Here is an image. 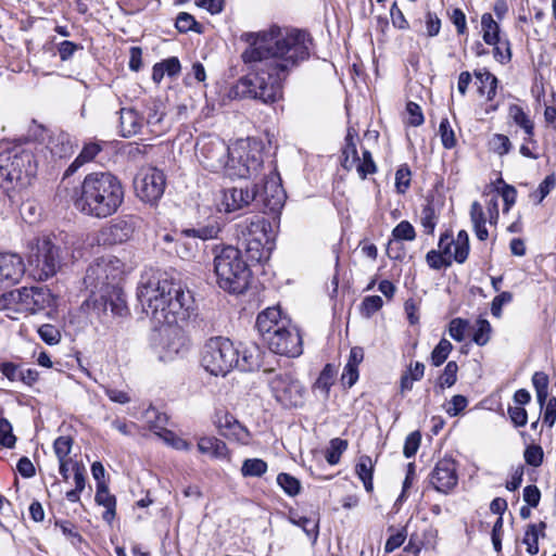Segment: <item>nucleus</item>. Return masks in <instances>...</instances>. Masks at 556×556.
Segmentation results:
<instances>
[{
    "label": "nucleus",
    "mask_w": 556,
    "mask_h": 556,
    "mask_svg": "<svg viewBox=\"0 0 556 556\" xmlns=\"http://www.w3.org/2000/svg\"><path fill=\"white\" fill-rule=\"evenodd\" d=\"M249 43L241 59L248 73L229 90L232 99H253L271 104L282 99L290 72L309 58L311 35L301 29L273 26L267 31L244 33Z\"/></svg>",
    "instance_id": "nucleus-1"
},
{
    "label": "nucleus",
    "mask_w": 556,
    "mask_h": 556,
    "mask_svg": "<svg viewBox=\"0 0 556 556\" xmlns=\"http://www.w3.org/2000/svg\"><path fill=\"white\" fill-rule=\"evenodd\" d=\"M137 298L155 327L178 325L190 316V293L184 290L179 280L167 273L142 275Z\"/></svg>",
    "instance_id": "nucleus-2"
},
{
    "label": "nucleus",
    "mask_w": 556,
    "mask_h": 556,
    "mask_svg": "<svg viewBox=\"0 0 556 556\" xmlns=\"http://www.w3.org/2000/svg\"><path fill=\"white\" fill-rule=\"evenodd\" d=\"M123 273L124 263L113 255H104L90 263L83 279L89 295L81 303V309L97 318L105 316L109 311L113 316H126L125 294L118 287Z\"/></svg>",
    "instance_id": "nucleus-3"
},
{
    "label": "nucleus",
    "mask_w": 556,
    "mask_h": 556,
    "mask_svg": "<svg viewBox=\"0 0 556 556\" xmlns=\"http://www.w3.org/2000/svg\"><path fill=\"white\" fill-rule=\"evenodd\" d=\"M121 179L110 172L88 174L76 192L75 207L84 215L106 218L115 214L124 202Z\"/></svg>",
    "instance_id": "nucleus-4"
},
{
    "label": "nucleus",
    "mask_w": 556,
    "mask_h": 556,
    "mask_svg": "<svg viewBox=\"0 0 556 556\" xmlns=\"http://www.w3.org/2000/svg\"><path fill=\"white\" fill-rule=\"evenodd\" d=\"M286 192L277 173L264 175L261 184L255 182L245 187H233L224 197L226 212H235L252 205L254 210L263 213L278 215L283 207Z\"/></svg>",
    "instance_id": "nucleus-5"
},
{
    "label": "nucleus",
    "mask_w": 556,
    "mask_h": 556,
    "mask_svg": "<svg viewBox=\"0 0 556 556\" xmlns=\"http://www.w3.org/2000/svg\"><path fill=\"white\" fill-rule=\"evenodd\" d=\"M38 161L30 146L15 144L0 152V188L9 198L26 189L36 178Z\"/></svg>",
    "instance_id": "nucleus-6"
},
{
    "label": "nucleus",
    "mask_w": 556,
    "mask_h": 556,
    "mask_svg": "<svg viewBox=\"0 0 556 556\" xmlns=\"http://www.w3.org/2000/svg\"><path fill=\"white\" fill-rule=\"evenodd\" d=\"M214 273L218 287L226 292L240 294L249 287L251 270L238 248L227 245L216 252Z\"/></svg>",
    "instance_id": "nucleus-7"
},
{
    "label": "nucleus",
    "mask_w": 556,
    "mask_h": 556,
    "mask_svg": "<svg viewBox=\"0 0 556 556\" xmlns=\"http://www.w3.org/2000/svg\"><path fill=\"white\" fill-rule=\"evenodd\" d=\"M264 168L261 143L256 140H239L231 147L227 176L231 178H256Z\"/></svg>",
    "instance_id": "nucleus-8"
},
{
    "label": "nucleus",
    "mask_w": 556,
    "mask_h": 556,
    "mask_svg": "<svg viewBox=\"0 0 556 556\" xmlns=\"http://www.w3.org/2000/svg\"><path fill=\"white\" fill-rule=\"evenodd\" d=\"M62 262V249L50 238L37 239L30 245L28 264L35 279L47 280L54 276L61 268Z\"/></svg>",
    "instance_id": "nucleus-9"
},
{
    "label": "nucleus",
    "mask_w": 556,
    "mask_h": 556,
    "mask_svg": "<svg viewBox=\"0 0 556 556\" xmlns=\"http://www.w3.org/2000/svg\"><path fill=\"white\" fill-rule=\"evenodd\" d=\"M237 348L223 337L211 338L202 350L201 364L203 368L214 376H225L233 367L237 361Z\"/></svg>",
    "instance_id": "nucleus-10"
},
{
    "label": "nucleus",
    "mask_w": 556,
    "mask_h": 556,
    "mask_svg": "<svg viewBox=\"0 0 556 556\" xmlns=\"http://www.w3.org/2000/svg\"><path fill=\"white\" fill-rule=\"evenodd\" d=\"M263 341L273 353L278 355L298 357L303 352L302 337L291 321H282L279 330L271 331L263 338Z\"/></svg>",
    "instance_id": "nucleus-11"
},
{
    "label": "nucleus",
    "mask_w": 556,
    "mask_h": 556,
    "mask_svg": "<svg viewBox=\"0 0 556 556\" xmlns=\"http://www.w3.org/2000/svg\"><path fill=\"white\" fill-rule=\"evenodd\" d=\"M198 157L204 168L211 172L224 170L230 161L231 147L217 137L202 138L197 142Z\"/></svg>",
    "instance_id": "nucleus-12"
},
{
    "label": "nucleus",
    "mask_w": 556,
    "mask_h": 556,
    "mask_svg": "<svg viewBox=\"0 0 556 556\" xmlns=\"http://www.w3.org/2000/svg\"><path fill=\"white\" fill-rule=\"evenodd\" d=\"M219 232L220 226L216 220L199 228L184 229L175 241V251L180 258L191 260L199 251L197 238L210 240L217 238Z\"/></svg>",
    "instance_id": "nucleus-13"
},
{
    "label": "nucleus",
    "mask_w": 556,
    "mask_h": 556,
    "mask_svg": "<svg viewBox=\"0 0 556 556\" xmlns=\"http://www.w3.org/2000/svg\"><path fill=\"white\" fill-rule=\"evenodd\" d=\"M273 396L283 407H298L303 404L304 388L301 382L289 372H280L269 380Z\"/></svg>",
    "instance_id": "nucleus-14"
},
{
    "label": "nucleus",
    "mask_w": 556,
    "mask_h": 556,
    "mask_svg": "<svg viewBox=\"0 0 556 556\" xmlns=\"http://www.w3.org/2000/svg\"><path fill=\"white\" fill-rule=\"evenodd\" d=\"M134 184L136 193L142 201L155 203L165 191L166 177L156 167H146L137 174Z\"/></svg>",
    "instance_id": "nucleus-15"
},
{
    "label": "nucleus",
    "mask_w": 556,
    "mask_h": 556,
    "mask_svg": "<svg viewBox=\"0 0 556 556\" xmlns=\"http://www.w3.org/2000/svg\"><path fill=\"white\" fill-rule=\"evenodd\" d=\"M11 301L17 304L20 311L37 313L54 304V296L46 287H23L10 292Z\"/></svg>",
    "instance_id": "nucleus-16"
},
{
    "label": "nucleus",
    "mask_w": 556,
    "mask_h": 556,
    "mask_svg": "<svg viewBox=\"0 0 556 556\" xmlns=\"http://www.w3.org/2000/svg\"><path fill=\"white\" fill-rule=\"evenodd\" d=\"M430 484L440 493L448 494L458 483L457 464L451 457L440 459L429 475Z\"/></svg>",
    "instance_id": "nucleus-17"
},
{
    "label": "nucleus",
    "mask_w": 556,
    "mask_h": 556,
    "mask_svg": "<svg viewBox=\"0 0 556 556\" xmlns=\"http://www.w3.org/2000/svg\"><path fill=\"white\" fill-rule=\"evenodd\" d=\"M235 227L239 241L270 237L271 225L260 215L245 217L238 222Z\"/></svg>",
    "instance_id": "nucleus-18"
},
{
    "label": "nucleus",
    "mask_w": 556,
    "mask_h": 556,
    "mask_svg": "<svg viewBox=\"0 0 556 556\" xmlns=\"http://www.w3.org/2000/svg\"><path fill=\"white\" fill-rule=\"evenodd\" d=\"M135 231L131 218H116L100 231L103 244L114 245L129 240Z\"/></svg>",
    "instance_id": "nucleus-19"
},
{
    "label": "nucleus",
    "mask_w": 556,
    "mask_h": 556,
    "mask_svg": "<svg viewBox=\"0 0 556 556\" xmlns=\"http://www.w3.org/2000/svg\"><path fill=\"white\" fill-rule=\"evenodd\" d=\"M25 263L16 253H0V283H18L25 274Z\"/></svg>",
    "instance_id": "nucleus-20"
},
{
    "label": "nucleus",
    "mask_w": 556,
    "mask_h": 556,
    "mask_svg": "<svg viewBox=\"0 0 556 556\" xmlns=\"http://www.w3.org/2000/svg\"><path fill=\"white\" fill-rule=\"evenodd\" d=\"M264 352L256 344L240 345L237 348L235 367L241 371H255L263 365Z\"/></svg>",
    "instance_id": "nucleus-21"
},
{
    "label": "nucleus",
    "mask_w": 556,
    "mask_h": 556,
    "mask_svg": "<svg viewBox=\"0 0 556 556\" xmlns=\"http://www.w3.org/2000/svg\"><path fill=\"white\" fill-rule=\"evenodd\" d=\"M282 321L291 320L287 316H282L278 306H273L267 307L257 315L255 327L262 338H265L271 331L279 330Z\"/></svg>",
    "instance_id": "nucleus-22"
},
{
    "label": "nucleus",
    "mask_w": 556,
    "mask_h": 556,
    "mask_svg": "<svg viewBox=\"0 0 556 556\" xmlns=\"http://www.w3.org/2000/svg\"><path fill=\"white\" fill-rule=\"evenodd\" d=\"M119 132L129 138L139 134L144 125V117L132 108H122L119 111Z\"/></svg>",
    "instance_id": "nucleus-23"
},
{
    "label": "nucleus",
    "mask_w": 556,
    "mask_h": 556,
    "mask_svg": "<svg viewBox=\"0 0 556 556\" xmlns=\"http://www.w3.org/2000/svg\"><path fill=\"white\" fill-rule=\"evenodd\" d=\"M240 242L245 250L248 261L252 263H261L262 261L269 258L270 250L273 248L270 237L249 239Z\"/></svg>",
    "instance_id": "nucleus-24"
},
{
    "label": "nucleus",
    "mask_w": 556,
    "mask_h": 556,
    "mask_svg": "<svg viewBox=\"0 0 556 556\" xmlns=\"http://www.w3.org/2000/svg\"><path fill=\"white\" fill-rule=\"evenodd\" d=\"M144 123L152 128V131H162L161 124L165 116V105L162 100L149 98L143 102Z\"/></svg>",
    "instance_id": "nucleus-25"
},
{
    "label": "nucleus",
    "mask_w": 556,
    "mask_h": 556,
    "mask_svg": "<svg viewBox=\"0 0 556 556\" xmlns=\"http://www.w3.org/2000/svg\"><path fill=\"white\" fill-rule=\"evenodd\" d=\"M94 501L98 505L105 507L102 519L108 523H112L116 516V498L110 494L108 484L97 485Z\"/></svg>",
    "instance_id": "nucleus-26"
},
{
    "label": "nucleus",
    "mask_w": 556,
    "mask_h": 556,
    "mask_svg": "<svg viewBox=\"0 0 556 556\" xmlns=\"http://www.w3.org/2000/svg\"><path fill=\"white\" fill-rule=\"evenodd\" d=\"M198 450L201 454L212 458L222 459L228 455V448L224 441L215 437H202L198 441Z\"/></svg>",
    "instance_id": "nucleus-27"
},
{
    "label": "nucleus",
    "mask_w": 556,
    "mask_h": 556,
    "mask_svg": "<svg viewBox=\"0 0 556 556\" xmlns=\"http://www.w3.org/2000/svg\"><path fill=\"white\" fill-rule=\"evenodd\" d=\"M101 151L102 147L99 142L86 143L78 156L66 168L64 177L75 174L85 163L91 162Z\"/></svg>",
    "instance_id": "nucleus-28"
},
{
    "label": "nucleus",
    "mask_w": 556,
    "mask_h": 556,
    "mask_svg": "<svg viewBox=\"0 0 556 556\" xmlns=\"http://www.w3.org/2000/svg\"><path fill=\"white\" fill-rule=\"evenodd\" d=\"M51 153L60 159L73 153L74 146L67 132L60 131L53 135L48 143Z\"/></svg>",
    "instance_id": "nucleus-29"
},
{
    "label": "nucleus",
    "mask_w": 556,
    "mask_h": 556,
    "mask_svg": "<svg viewBox=\"0 0 556 556\" xmlns=\"http://www.w3.org/2000/svg\"><path fill=\"white\" fill-rule=\"evenodd\" d=\"M475 76L479 84V92L485 94L488 100H493L496 94L497 78L485 68L476 71Z\"/></svg>",
    "instance_id": "nucleus-30"
},
{
    "label": "nucleus",
    "mask_w": 556,
    "mask_h": 556,
    "mask_svg": "<svg viewBox=\"0 0 556 556\" xmlns=\"http://www.w3.org/2000/svg\"><path fill=\"white\" fill-rule=\"evenodd\" d=\"M289 520L291 523L303 529L305 534L313 540V543L317 541L319 533V517H305L298 516L296 514L291 513L289 516Z\"/></svg>",
    "instance_id": "nucleus-31"
},
{
    "label": "nucleus",
    "mask_w": 556,
    "mask_h": 556,
    "mask_svg": "<svg viewBox=\"0 0 556 556\" xmlns=\"http://www.w3.org/2000/svg\"><path fill=\"white\" fill-rule=\"evenodd\" d=\"M355 472L358 478L362 480L364 488L367 492H371L374 490L372 484V473H374V464L371 457L368 455H362L355 466Z\"/></svg>",
    "instance_id": "nucleus-32"
},
{
    "label": "nucleus",
    "mask_w": 556,
    "mask_h": 556,
    "mask_svg": "<svg viewBox=\"0 0 556 556\" xmlns=\"http://www.w3.org/2000/svg\"><path fill=\"white\" fill-rule=\"evenodd\" d=\"M545 528L546 523L544 521L528 525L523 543L527 545V552L529 554L536 555L539 553V535L541 534L544 536Z\"/></svg>",
    "instance_id": "nucleus-33"
},
{
    "label": "nucleus",
    "mask_w": 556,
    "mask_h": 556,
    "mask_svg": "<svg viewBox=\"0 0 556 556\" xmlns=\"http://www.w3.org/2000/svg\"><path fill=\"white\" fill-rule=\"evenodd\" d=\"M508 117L529 137L534 136V123L530 119L527 113L518 104H510L508 108Z\"/></svg>",
    "instance_id": "nucleus-34"
},
{
    "label": "nucleus",
    "mask_w": 556,
    "mask_h": 556,
    "mask_svg": "<svg viewBox=\"0 0 556 556\" xmlns=\"http://www.w3.org/2000/svg\"><path fill=\"white\" fill-rule=\"evenodd\" d=\"M458 365L455 361L448 362L442 374L438 377L434 392L441 393L445 388L453 387L457 381Z\"/></svg>",
    "instance_id": "nucleus-35"
},
{
    "label": "nucleus",
    "mask_w": 556,
    "mask_h": 556,
    "mask_svg": "<svg viewBox=\"0 0 556 556\" xmlns=\"http://www.w3.org/2000/svg\"><path fill=\"white\" fill-rule=\"evenodd\" d=\"M482 37L486 45L500 43V26L493 20L490 13H484L481 17Z\"/></svg>",
    "instance_id": "nucleus-36"
},
{
    "label": "nucleus",
    "mask_w": 556,
    "mask_h": 556,
    "mask_svg": "<svg viewBox=\"0 0 556 556\" xmlns=\"http://www.w3.org/2000/svg\"><path fill=\"white\" fill-rule=\"evenodd\" d=\"M267 463L261 458H247L241 466V475L244 478H260L267 471Z\"/></svg>",
    "instance_id": "nucleus-37"
},
{
    "label": "nucleus",
    "mask_w": 556,
    "mask_h": 556,
    "mask_svg": "<svg viewBox=\"0 0 556 556\" xmlns=\"http://www.w3.org/2000/svg\"><path fill=\"white\" fill-rule=\"evenodd\" d=\"M439 216L434 210V206L431 201H428L422 210L420 215V224L425 229V232L428 235H432L434 228L437 226Z\"/></svg>",
    "instance_id": "nucleus-38"
},
{
    "label": "nucleus",
    "mask_w": 556,
    "mask_h": 556,
    "mask_svg": "<svg viewBox=\"0 0 556 556\" xmlns=\"http://www.w3.org/2000/svg\"><path fill=\"white\" fill-rule=\"evenodd\" d=\"M453 350V344L445 338H442L431 352L430 361L435 367L441 366Z\"/></svg>",
    "instance_id": "nucleus-39"
},
{
    "label": "nucleus",
    "mask_w": 556,
    "mask_h": 556,
    "mask_svg": "<svg viewBox=\"0 0 556 556\" xmlns=\"http://www.w3.org/2000/svg\"><path fill=\"white\" fill-rule=\"evenodd\" d=\"M455 250L453 253V260L459 264H463L469 254V237L465 230H460L457 233L456 240H454Z\"/></svg>",
    "instance_id": "nucleus-40"
},
{
    "label": "nucleus",
    "mask_w": 556,
    "mask_h": 556,
    "mask_svg": "<svg viewBox=\"0 0 556 556\" xmlns=\"http://www.w3.org/2000/svg\"><path fill=\"white\" fill-rule=\"evenodd\" d=\"M277 484L289 496H295L301 492L300 480L287 472H280L277 476Z\"/></svg>",
    "instance_id": "nucleus-41"
},
{
    "label": "nucleus",
    "mask_w": 556,
    "mask_h": 556,
    "mask_svg": "<svg viewBox=\"0 0 556 556\" xmlns=\"http://www.w3.org/2000/svg\"><path fill=\"white\" fill-rule=\"evenodd\" d=\"M336 377V368L331 364H327L321 372L319 374V377L317 378L314 389H318L321 392H324L326 395H328L330 387L334 382Z\"/></svg>",
    "instance_id": "nucleus-42"
},
{
    "label": "nucleus",
    "mask_w": 556,
    "mask_h": 556,
    "mask_svg": "<svg viewBox=\"0 0 556 556\" xmlns=\"http://www.w3.org/2000/svg\"><path fill=\"white\" fill-rule=\"evenodd\" d=\"M343 161H342V166L348 169V170H351L356 162H358V153H357V150H356V146L355 143L353 142V137L351 136V134L349 132L346 138H345V147L343 149Z\"/></svg>",
    "instance_id": "nucleus-43"
},
{
    "label": "nucleus",
    "mask_w": 556,
    "mask_h": 556,
    "mask_svg": "<svg viewBox=\"0 0 556 556\" xmlns=\"http://www.w3.org/2000/svg\"><path fill=\"white\" fill-rule=\"evenodd\" d=\"M556 177L554 174L547 175L544 180L539 185L538 189L530 193V198L535 204H540L555 188Z\"/></svg>",
    "instance_id": "nucleus-44"
},
{
    "label": "nucleus",
    "mask_w": 556,
    "mask_h": 556,
    "mask_svg": "<svg viewBox=\"0 0 556 556\" xmlns=\"http://www.w3.org/2000/svg\"><path fill=\"white\" fill-rule=\"evenodd\" d=\"M392 237L396 243L399 241H414L416 231L408 220H402L393 228Z\"/></svg>",
    "instance_id": "nucleus-45"
},
{
    "label": "nucleus",
    "mask_w": 556,
    "mask_h": 556,
    "mask_svg": "<svg viewBox=\"0 0 556 556\" xmlns=\"http://www.w3.org/2000/svg\"><path fill=\"white\" fill-rule=\"evenodd\" d=\"M156 434L162 438L168 445L178 451H189L191 444L185 439L177 437L173 431L161 428Z\"/></svg>",
    "instance_id": "nucleus-46"
},
{
    "label": "nucleus",
    "mask_w": 556,
    "mask_h": 556,
    "mask_svg": "<svg viewBox=\"0 0 556 556\" xmlns=\"http://www.w3.org/2000/svg\"><path fill=\"white\" fill-rule=\"evenodd\" d=\"M348 448V442L340 438H334L330 441V446L326 452V459L328 464L336 465L339 463L342 453Z\"/></svg>",
    "instance_id": "nucleus-47"
},
{
    "label": "nucleus",
    "mask_w": 556,
    "mask_h": 556,
    "mask_svg": "<svg viewBox=\"0 0 556 556\" xmlns=\"http://www.w3.org/2000/svg\"><path fill=\"white\" fill-rule=\"evenodd\" d=\"M383 305V301L379 295H368L363 299L361 303V314L366 318H370L377 313Z\"/></svg>",
    "instance_id": "nucleus-48"
},
{
    "label": "nucleus",
    "mask_w": 556,
    "mask_h": 556,
    "mask_svg": "<svg viewBox=\"0 0 556 556\" xmlns=\"http://www.w3.org/2000/svg\"><path fill=\"white\" fill-rule=\"evenodd\" d=\"M491 325L486 319L479 318L477 320V329L473 333L472 341L479 345L483 346L490 341L491 334Z\"/></svg>",
    "instance_id": "nucleus-49"
},
{
    "label": "nucleus",
    "mask_w": 556,
    "mask_h": 556,
    "mask_svg": "<svg viewBox=\"0 0 556 556\" xmlns=\"http://www.w3.org/2000/svg\"><path fill=\"white\" fill-rule=\"evenodd\" d=\"M16 443V437L13 434V428L11 422L1 417L0 418V444L7 448L14 447Z\"/></svg>",
    "instance_id": "nucleus-50"
},
{
    "label": "nucleus",
    "mask_w": 556,
    "mask_h": 556,
    "mask_svg": "<svg viewBox=\"0 0 556 556\" xmlns=\"http://www.w3.org/2000/svg\"><path fill=\"white\" fill-rule=\"evenodd\" d=\"M176 28L179 33H187L189 30H194L197 33H200V24L195 21V18L186 12H181L176 17L175 23Z\"/></svg>",
    "instance_id": "nucleus-51"
},
{
    "label": "nucleus",
    "mask_w": 556,
    "mask_h": 556,
    "mask_svg": "<svg viewBox=\"0 0 556 556\" xmlns=\"http://www.w3.org/2000/svg\"><path fill=\"white\" fill-rule=\"evenodd\" d=\"M356 170L362 179H365L367 175L374 174L377 170V166L372 160L371 153L368 150L363 151V160L358 157L356 162Z\"/></svg>",
    "instance_id": "nucleus-52"
},
{
    "label": "nucleus",
    "mask_w": 556,
    "mask_h": 556,
    "mask_svg": "<svg viewBox=\"0 0 556 556\" xmlns=\"http://www.w3.org/2000/svg\"><path fill=\"white\" fill-rule=\"evenodd\" d=\"M489 146L490 149L500 156L507 154L513 147L509 138L502 134L493 135Z\"/></svg>",
    "instance_id": "nucleus-53"
},
{
    "label": "nucleus",
    "mask_w": 556,
    "mask_h": 556,
    "mask_svg": "<svg viewBox=\"0 0 556 556\" xmlns=\"http://www.w3.org/2000/svg\"><path fill=\"white\" fill-rule=\"evenodd\" d=\"M40 339L49 345H55L61 340V332L58 327L45 324L38 328Z\"/></svg>",
    "instance_id": "nucleus-54"
},
{
    "label": "nucleus",
    "mask_w": 556,
    "mask_h": 556,
    "mask_svg": "<svg viewBox=\"0 0 556 556\" xmlns=\"http://www.w3.org/2000/svg\"><path fill=\"white\" fill-rule=\"evenodd\" d=\"M439 134L442 144L445 149H452L456 146L454 130L452 129L450 121L446 117H444L440 123Z\"/></svg>",
    "instance_id": "nucleus-55"
},
{
    "label": "nucleus",
    "mask_w": 556,
    "mask_h": 556,
    "mask_svg": "<svg viewBox=\"0 0 556 556\" xmlns=\"http://www.w3.org/2000/svg\"><path fill=\"white\" fill-rule=\"evenodd\" d=\"M426 262L432 269H441L442 267H448L452 265V257H446L437 250H430L426 254Z\"/></svg>",
    "instance_id": "nucleus-56"
},
{
    "label": "nucleus",
    "mask_w": 556,
    "mask_h": 556,
    "mask_svg": "<svg viewBox=\"0 0 556 556\" xmlns=\"http://www.w3.org/2000/svg\"><path fill=\"white\" fill-rule=\"evenodd\" d=\"M73 439L68 435H62L55 439L53 450L59 460L67 459L72 451Z\"/></svg>",
    "instance_id": "nucleus-57"
},
{
    "label": "nucleus",
    "mask_w": 556,
    "mask_h": 556,
    "mask_svg": "<svg viewBox=\"0 0 556 556\" xmlns=\"http://www.w3.org/2000/svg\"><path fill=\"white\" fill-rule=\"evenodd\" d=\"M468 326V320L463 318H454L450 321L448 333L455 341L462 342L465 339Z\"/></svg>",
    "instance_id": "nucleus-58"
},
{
    "label": "nucleus",
    "mask_w": 556,
    "mask_h": 556,
    "mask_svg": "<svg viewBox=\"0 0 556 556\" xmlns=\"http://www.w3.org/2000/svg\"><path fill=\"white\" fill-rule=\"evenodd\" d=\"M543 448L535 444L527 446L523 453L525 462L532 467H539L543 462Z\"/></svg>",
    "instance_id": "nucleus-59"
},
{
    "label": "nucleus",
    "mask_w": 556,
    "mask_h": 556,
    "mask_svg": "<svg viewBox=\"0 0 556 556\" xmlns=\"http://www.w3.org/2000/svg\"><path fill=\"white\" fill-rule=\"evenodd\" d=\"M410 169L407 165H402L395 173V187L399 193H405L410 185Z\"/></svg>",
    "instance_id": "nucleus-60"
},
{
    "label": "nucleus",
    "mask_w": 556,
    "mask_h": 556,
    "mask_svg": "<svg viewBox=\"0 0 556 556\" xmlns=\"http://www.w3.org/2000/svg\"><path fill=\"white\" fill-rule=\"evenodd\" d=\"M420 441L421 435L419 431H414L406 437L403 448V454L406 458H412L416 455Z\"/></svg>",
    "instance_id": "nucleus-61"
},
{
    "label": "nucleus",
    "mask_w": 556,
    "mask_h": 556,
    "mask_svg": "<svg viewBox=\"0 0 556 556\" xmlns=\"http://www.w3.org/2000/svg\"><path fill=\"white\" fill-rule=\"evenodd\" d=\"M493 54L494 59L500 62L501 64H506L511 60V50H510V43L508 40L502 41L500 39V43L493 45Z\"/></svg>",
    "instance_id": "nucleus-62"
},
{
    "label": "nucleus",
    "mask_w": 556,
    "mask_h": 556,
    "mask_svg": "<svg viewBox=\"0 0 556 556\" xmlns=\"http://www.w3.org/2000/svg\"><path fill=\"white\" fill-rule=\"evenodd\" d=\"M513 301V293L503 291L496 295L491 303V313L494 317L500 318L502 316V308L505 304Z\"/></svg>",
    "instance_id": "nucleus-63"
},
{
    "label": "nucleus",
    "mask_w": 556,
    "mask_h": 556,
    "mask_svg": "<svg viewBox=\"0 0 556 556\" xmlns=\"http://www.w3.org/2000/svg\"><path fill=\"white\" fill-rule=\"evenodd\" d=\"M406 111L408 114V125L418 127L424 124L425 117L421 108L417 103L409 101L406 105Z\"/></svg>",
    "instance_id": "nucleus-64"
}]
</instances>
